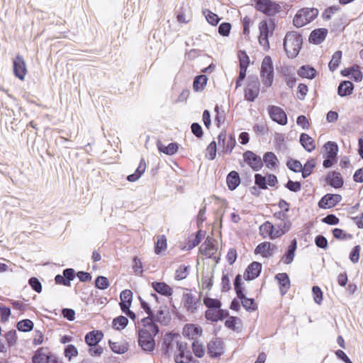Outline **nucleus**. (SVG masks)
Wrapping results in <instances>:
<instances>
[{"instance_id":"nucleus-24","label":"nucleus","mask_w":363,"mask_h":363,"mask_svg":"<svg viewBox=\"0 0 363 363\" xmlns=\"http://www.w3.org/2000/svg\"><path fill=\"white\" fill-rule=\"evenodd\" d=\"M297 74L301 78L313 79L318 76V72L311 65H303L297 70Z\"/></svg>"},{"instance_id":"nucleus-18","label":"nucleus","mask_w":363,"mask_h":363,"mask_svg":"<svg viewBox=\"0 0 363 363\" xmlns=\"http://www.w3.org/2000/svg\"><path fill=\"white\" fill-rule=\"evenodd\" d=\"M274 279L278 282L281 295L284 296L291 286L289 276L286 272L278 273L275 275Z\"/></svg>"},{"instance_id":"nucleus-60","label":"nucleus","mask_w":363,"mask_h":363,"mask_svg":"<svg viewBox=\"0 0 363 363\" xmlns=\"http://www.w3.org/2000/svg\"><path fill=\"white\" fill-rule=\"evenodd\" d=\"M240 319L237 316H230L228 318H227L225 321V326L233 331H237L238 328L236 327L237 324L238 323H240Z\"/></svg>"},{"instance_id":"nucleus-62","label":"nucleus","mask_w":363,"mask_h":363,"mask_svg":"<svg viewBox=\"0 0 363 363\" xmlns=\"http://www.w3.org/2000/svg\"><path fill=\"white\" fill-rule=\"evenodd\" d=\"M293 24L296 28H301L307 24V21H305L304 16L300 10L297 11L293 19Z\"/></svg>"},{"instance_id":"nucleus-50","label":"nucleus","mask_w":363,"mask_h":363,"mask_svg":"<svg viewBox=\"0 0 363 363\" xmlns=\"http://www.w3.org/2000/svg\"><path fill=\"white\" fill-rule=\"evenodd\" d=\"M333 237L339 240H350L353 238V235L350 233H346L341 228H335L332 230Z\"/></svg>"},{"instance_id":"nucleus-49","label":"nucleus","mask_w":363,"mask_h":363,"mask_svg":"<svg viewBox=\"0 0 363 363\" xmlns=\"http://www.w3.org/2000/svg\"><path fill=\"white\" fill-rule=\"evenodd\" d=\"M216 116L214 118L215 123L218 128H220L221 124L225 121V113L224 110H220V106L216 104L214 107Z\"/></svg>"},{"instance_id":"nucleus-15","label":"nucleus","mask_w":363,"mask_h":363,"mask_svg":"<svg viewBox=\"0 0 363 363\" xmlns=\"http://www.w3.org/2000/svg\"><path fill=\"white\" fill-rule=\"evenodd\" d=\"M52 352L49 351L48 347H40L38 348L32 356L33 363H48L52 357Z\"/></svg>"},{"instance_id":"nucleus-53","label":"nucleus","mask_w":363,"mask_h":363,"mask_svg":"<svg viewBox=\"0 0 363 363\" xmlns=\"http://www.w3.org/2000/svg\"><path fill=\"white\" fill-rule=\"evenodd\" d=\"M286 164L287 168L294 172L298 173L301 171L302 164L296 159L289 158Z\"/></svg>"},{"instance_id":"nucleus-48","label":"nucleus","mask_w":363,"mask_h":363,"mask_svg":"<svg viewBox=\"0 0 363 363\" xmlns=\"http://www.w3.org/2000/svg\"><path fill=\"white\" fill-rule=\"evenodd\" d=\"M202 12L206 18V20L209 24H211L213 26H216L218 25V23L220 21V18L216 13L212 12L211 11L207 9H203Z\"/></svg>"},{"instance_id":"nucleus-36","label":"nucleus","mask_w":363,"mask_h":363,"mask_svg":"<svg viewBox=\"0 0 363 363\" xmlns=\"http://www.w3.org/2000/svg\"><path fill=\"white\" fill-rule=\"evenodd\" d=\"M240 300L242 307L250 313L257 310V304L253 298H248L246 294L238 298Z\"/></svg>"},{"instance_id":"nucleus-31","label":"nucleus","mask_w":363,"mask_h":363,"mask_svg":"<svg viewBox=\"0 0 363 363\" xmlns=\"http://www.w3.org/2000/svg\"><path fill=\"white\" fill-rule=\"evenodd\" d=\"M146 163L144 158L140 161L139 165L134 173L127 176L126 179L130 182H135L138 180L145 171Z\"/></svg>"},{"instance_id":"nucleus-33","label":"nucleus","mask_w":363,"mask_h":363,"mask_svg":"<svg viewBox=\"0 0 363 363\" xmlns=\"http://www.w3.org/2000/svg\"><path fill=\"white\" fill-rule=\"evenodd\" d=\"M291 225L292 223L290 220L280 221L275 224V238H278L286 234L290 230Z\"/></svg>"},{"instance_id":"nucleus-43","label":"nucleus","mask_w":363,"mask_h":363,"mask_svg":"<svg viewBox=\"0 0 363 363\" xmlns=\"http://www.w3.org/2000/svg\"><path fill=\"white\" fill-rule=\"evenodd\" d=\"M167 246V238L164 235H160L157 237L155 242V252L156 255H160L166 250Z\"/></svg>"},{"instance_id":"nucleus-9","label":"nucleus","mask_w":363,"mask_h":363,"mask_svg":"<svg viewBox=\"0 0 363 363\" xmlns=\"http://www.w3.org/2000/svg\"><path fill=\"white\" fill-rule=\"evenodd\" d=\"M342 196L338 194L328 193L318 202V206L322 209H329L336 206L341 201Z\"/></svg>"},{"instance_id":"nucleus-10","label":"nucleus","mask_w":363,"mask_h":363,"mask_svg":"<svg viewBox=\"0 0 363 363\" xmlns=\"http://www.w3.org/2000/svg\"><path fill=\"white\" fill-rule=\"evenodd\" d=\"M13 72L18 79L23 81L27 74V67L23 57L18 54L13 59Z\"/></svg>"},{"instance_id":"nucleus-30","label":"nucleus","mask_w":363,"mask_h":363,"mask_svg":"<svg viewBox=\"0 0 363 363\" xmlns=\"http://www.w3.org/2000/svg\"><path fill=\"white\" fill-rule=\"evenodd\" d=\"M299 142L302 147L308 152L315 149L314 140L307 133H302L299 136Z\"/></svg>"},{"instance_id":"nucleus-23","label":"nucleus","mask_w":363,"mask_h":363,"mask_svg":"<svg viewBox=\"0 0 363 363\" xmlns=\"http://www.w3.org/2000/svg\"><path fill=\"white\" fill-rule=\"evenodd\" d=\"M297 249V240L296 238L291 240L289 245L287 247L281 260L286 264H291L295 257Z\"/></svg>"},{"instance_id":"nucleus-21","label":"nucleus","mask_w":363,"mask_h":363,"mask_svg":"<svg viewBox=\"0 0 363 363\" xmlns=\"http://www.w3.org/2000/svg\"><path fill=\"white\" fill-rule=\"evenodd\" d=\"M151 286L156 293L166 297H169L173 294L172 288L164 281H153Z\"/></svg>"},{"instance_id":"nucleus-51","label":"nucleus","mask_w":363,"mask_h":363,"mask_svg":"<svg viewBox=\"0 0 363 363\" xmlns=\"http://www.w3.org/2000/svg\"><path fill=\"white\" fill-rule=\"evenodd\" d=\"M109 281L107 277L99 275L94 281V286L100 290H105L109 286Z\"/></svg>"},{"instance_id":"nucleus-42","label":"nucleus","mask_w":363,"mask_h":363,"mask_svg":"<svg viewBox=\"0 0 363 363\" xmlns=\"http://www.w3.org/2000/svg\"><path fill=\"white\" fill-rule=\"evenodd\" d=\"M128 322V318L121 315L113 319L112 327L115 330L120 331L126 328Z\"/></svg>"},{"instance_id":"nucleus-2","label":"nucleus","mask_w":363,"mask_h":363,"mask_svg":"<svg viewBox=\"0 0 363 363\" xmlns=\"http://www.w3.org/2000/svg\"><path fill=\"white\" fill-rule=\"evenodd\" d=\"M303 37L297 31H288L283 40L284 50L290 59L296 58L303 48Z\"/></svg>"},{"instance_id":"nucleus-45","label":"nucleus","mask_w":363,"mask_h":363,"mask_svg":"<svg viewBox=\"0 0 363 363\" xmlns=\"http://www.w3.org/2000/svg\"><path fill=\"white\" fill-rule=\"evenodd\" d=\"M342 55V52L341 50H337L332 55V58L328 63V67L331 72H334L339 67L341 62Z\"/></svg>"},{"instance_id":"nucleus-61","label":"nucleus","mask_w":363,"mask_h":363,"mask_svg":"<svg viewBox=\"0 0 363 363\" xmlns=\"http://www.w3.org/2000/svg\"><path fill=\"white\" fill-rule=\"evenodd\" d=\"M360 250L361 246L359 245H357L352 248L349 254V259L352 263L355 264L359 262Z\"/></svg>"},{"instance_id":"nucleus-5","label":"nucleus","mask_w":363,"mask_h":363,"mask_svg":"<svg viewBox=\"0 0 363 363\" xmlns=\"http://www.w3.org/2000/svg\"><path fill=\"white\" fill-rule=\"evenodd\" d=\"M260 91V82L257 75H249L247 78L246 87L244 89V99L249 102H254Z\"/></svg>"},{"instance_id":"nucleus-34","label":"nucleus","mask_w":363,"mask_h":363,"mask_svg":"<svg viewBox=\"0 0 363 363\" xmlns=\"http://www.w3.org/2000/svg\"><path fill=\"white\" fill-rule=\"evenodd\" d=\"M316 166L315 159L311 157L309 158L304 165L301 167V176L303 179L308 177L313 172L314 168Z\"/></svg>"},{"instance_id":"nucleus-41","label":"nucleus","mask_w":363,"mask_h":363,"mask_svg":"<svg viewBox=\"0 0 363 363\" xmlns=\"http://www.w3.org/2000/svg\"><path fill=\"white\" fill-rule=\"evenodd\" d=\"M204 235L205 233L202 231L200 228L197 232H196L194 238L189 240L186 250L189 251L191 250L197 245H199L201 242L202 239L203 238Z\"/></svg>"},{"instance_id":"nucleus-32","label":"nucleus","mask_w":363,"mask_h":363,"mask_svg":"<svg viewBox=\"0 0 363 363\" xmlns=\"http://www.w3.org/2000/svg\"><path fill=\"white\" fill-rule=\"evenodd\" d=\"M177 337V335L173 332H169L164 335L162 342V352L163 354L167 355L169 354L172 347V341Z\"/></svg>"},{"instance_id":"nucleus-4","label":"nucleus","mask_w":363,"mask_h":363,"mask_svg":"<svg viewBox=\"0 0 363 363\" xmlns=\"http://www.w3.org/2000/svg\"><path fill=\"white\" fill-rule=\"evenodd\" d=\"M260 77L263 84L266 87H270L274 82V70L272 57L266 55L261 65Z\"/></svg>"},{"instance_id":"nucleus-57","label":"nucleus","mask_w":363,"mask_h":363,"mask_svg":"<svg viewBox=\"0 0 363 363\" xmlns=\"http://www.w3.org/2000/svg\"><path fill=\"white\" fill-rule=\"evenodd\" d=\"M64 355L69 360H71L72 357L78 355V350L74 345H67L64 348Z\"/></svg>"},{"instance_id":"nucleus-40","label":"nucleus","mask_w":363,"mask_h":363,"mask_svg":"<svg viewBox=\"0 0 363 363\" xmlns=\"http://www.w3.org/2000/svg\"><path fill=\"white\" fill-rule=\"evenodd\" d=\"M108 345L113 352L118 354H123L128 350L127 343L116 342H113L111 340H108Z\"/></svg>"},{"instance_id":"nucleus-22","label":"nucleus","mask_w":363,"mask_h":363,"mask_svg":"<svg viewBox=\"0 0 363 363\" xmlns=\"http://www.w3.org/2000/svg\"><path fill=\"white\" fill-rule=\"evenodd\" d=\"M104 337V333L99 330L89 331L85 335L84 341L88 346L98 345Z\"/></svg>"},{"instance_id":"nucleus-39","label":"nucleus","mask_w":363,"mask_h":363,"mask_svg":"<svg viewBox=\"0 0 363 363\" xmlns=\"http://www.w3.org/2000/svg\"><path fill=\"white\" fill-rule=\"evenodd\" d=\"M146 314H147V316L143 318L140 323L143 328L152 330L153 325H158L157 321H156V313L152 310V313H147Z\"/></svg>"},{"instance_id":"nucleus-7","label":"nucleus","mask_w":363,"mask_h":363,"mask_svg":"<svg viewBox=\"0 0 363 363\" xmlns=\"http://www.w3.org/2000/svg\"><path fill=\"white\" fill-rule=\"evenodd\" d=\"M244 162L253 172H259L263 167V161L262 157L252 150H246L242 153Z\"/></svg>"},{"instance_id":"nucleus-29","label":"nucleus","mask_w":363,"mask_h":363,"mask_svg":"<svg viewBox=\"0 0 363 363\" xmlns=\"http://www.w3.org/2000/svg\"><path fill=\"white\" fill-rule=\"evenodd\" d=\"M260 235L262 238H266L269 237L271 240H274L275 238V226L269 221L264 222L259 228Z\"/></svg>"},{"instance_id":"nucleus-44","label":"nucleus","mask_w":363,"mask_h":363,"mask_svg":"<svg viewBox=\"0 0 363 363\" xmlns=\"http://www.w3.org/2000/svg\"><path fill=\"white\" fill-rule=\"evenodd\" d=\"M307 24L312 22L318 15V10L315 8H303L300 9Z\"/></svg>"},{"instance_id":"nucleus-55","label":"nucleus","mask_w":363,"mask_h":363,"mask_svg":"<svg viewBox=\"0 0 363 363\" xmlns=\"http://www.w3.org/2000/svg\"><path fill=\"white\" fill-rule=\"evenodd\" d=\"M189 266L180 265L175 272L174 279L177 281L183 280L189 274Z\"/></svg>"},{"instance_id":"nucleus-37","label":"nucleus","mask_w":363,"mask_h":363,"mask_svg":"<svg viewBox=\"0 0 363 363\" xmlns=\"http://www.w3.org/2000/svg\"><path fill=\"white\" fill-rule=\"evenodd\" d=\"M184 306L189 312L194 313L197 310L196 301L192 294H184Z\"/></svg>"},{"instance_id":"nucleus-3","label":"nucleus","mask_w":363,"mask_h":363,"mask_svg":"<svg viewBox=\"0 0 363 363\" xmlns=\"http://www.w3.org/2000/svg\"><path fill=\"white\" fill-rule=\"evenodd\" d=\"M323 167L325 169L331 168L337 162L338 145L336 142L328 141L323 145Z\"/></svg>"},{"instance_id":"nucleus-47","label":"nucleus","mask_w":363,"mask_h":363,"mask_svg":"<svg viewBox=\"0 0 363 363\" xmlns=\"http://www.w3.org/2000/svg\"><path fill=\"white\" fill-rule=\"evenodd\" d=\"M203 304L207 308L206 310H219L222 306L220 300L206 296L203 298Z\"/></svg>"},{"instance_id":"nucleus-54","label":"nucleus","mask_w":363,"mask_h":363,"mask_svg":"<svg viewBox=\"0 0 363 363\" xmlns=\"http://www.w3.org/2000/svg\"><path fill=\"white\" fill-rule=\"evenodd\" d=\"M259 35L265 36H272L274 33V30L268 25V22L266 21H261L259 23Z\"/></svg>"},{"instance_id":"nucleus-16","label":"nucleus","mask_w":363,"mask_h":363,"mask_svg":"<svg viewBox=\"0 0 363 363\" xmlns=\"http://www.w3.org/2000/svg\"><path fill=\"white\" fill-rule=\"evenodd\" d=\"M326 184L334 189H340L344 185V179L340 172L336 171L329 172L325 179Z\"/></svg>"},{"instance_id":"nucleus-38","label":"nucleus","mask_w":363,"mask_h":363,"mask_svg":"<svg viewBox=\"0 0 363 363\" xmlns=\"http://www.w3.org/2000/svg\"><path fill=\"white\" fill-rule=\"evenodd\" d=\"M233 286L234 290L238 298L243 296L245 295V288L244 286V283L242 279V276L240 274H238L234 280H233Z\"/></svg>"},{"instance_id":"nucleus-14","label":"nucleus","mask_w":363,"mask_h":363,"mask_svg":"<svg viewBox=\"0 0 363 363\" xmlns=\"http://www.w3.org/2000/svg\"><path fill=\"white\" fill-rule=\"evenodd\" d=\"M262 265L260 262L254 261L245 269L243 277L246 281H252L257 278L262 272Z\"/></svg>"},{"instance_id":"nucleus-20","label":"nucleus","mask_w":363,"mask_h":363,"mask_svg":"<svg viewBox=\"0 0 363 363\" xmlns=\"http://www.w3.org/2000/svg\"><path fill=\"white\" fill-rule=\"evenodd\" d=\"M171 320L169 307L167 305L160 306L156 312V321L162 325L167 326Z\"/></svg>"},{"instance_id":"nucleus-19","label":"nucleus","mask_w":363,"mask_h":363,"mask_svg":"<svg viewBox=\"0 0 363 363\" xmlns=\"http://www.w3.org/2000/svg\"><path fill=\"white\" fill-rule=\"evenodd\" d=\"M202 333V328L197 324L187 323L183 328L182 334L189 339H194L196 336H201Z\"/></svg>"},{"instance_id":"nucleus-59","label":"nucleus","mask_w":363,"mask_h":363,"mask_svg":"<svg viewBox=\"0 0 363 363\" xmlns=\"http://www.w3.org/2000/svg\"><path fill=\"white\" fill-rule=\"evenodd\" d=\"M255 185L262 190L267 189V179L265 176H263L259 173H256L255 174Z\"/></svg>"},{"instance_id":"nucleus-64","label":"nucleus","mask_w":363,"mask_h":363,"mask_svg":"<svg viewBox=\"0 0 363 363\" xmlns=\"http://www.w3.org/2000/svg\"><path fill=\"white\" fill-rule=\"evenodd\" d=\"M179 357H175L174 360L177 363H199V362L193 357L189 350L184 352V358L181 359V361H179Z\"/></svg>"},{"instance_id":"nucleus-56","label":"nucleus","mask_w":363,"mask_h":363,"mask_svg":"<svg viewBox=\"0 0 363 363\" xmlns=\"http://www.w3.org/2000/svg\"><path fill=\"white\" fill-rule=\"evenodd\" d=\"M284 187L290 191L296 193L301 189V182L298 181H293L291 179H288V182L284 184Z\"/></svg>"},{"instance_id":"nucleus-8","label":"nucleus","mask_w":363,"mask_h":363,"mask_svg":"<svg viewBox=\"0 0 363 363\" xmlns=\"http://www.w3.org/2000/svg\"><path fill=\"white\" fill-rule=\"evenodd\" d=\"M267 111L272 121L281 125L287 124V115L283 108L277 106L269 105L267 108Z\"/></svg>"},{"instance_id":"nucleus-52","label":"nucleus","mask_w":363,"mask_h":363,"mask_svg":"<svg viewBox=\"0 0 363 363\" xmlns=\"http://www.w3.org/2000/svg\"><path fill=\"white\" fill-rule=\"evenodd\" d=\"M194 355L198 358H201L205 354V347L202 343H199L198 340H194L191 345Z\"/></svg>"},{"instance_id":"nucleus-26","label":"nucleus","mask_w":363,"mask_h":363,"mask_svg":"<svg viewBox=\"0 0 363 363\" xmlns=\"http://www.w3.org/2000/svg\"><path fill=\"white\" fill-rule=\"evenodd\" d=\"M263 166L265 165L269 169H275L279 164V160L274 152L268 151L264 153L262 158Z\"/></svg>"},{"instance_id":"nucleus-28","label":"nucleus","mask_w":363,"mask_h":363,"mask_svg":"<svg viewBox=\"0 0 363 363\" xmlns=\"http://www.w3.org/2000/svg\"><path fill=\"white\" fill-rule=\"evenodd\" d=\"M354 89V84L350 81L343 80L337 86V94L341 97L351 95Z\"/></svg>"},{"instance_id":"nucleus-58","label":"nucleus","mask_w":363,"mask_h":363,"mask_svg":"<svg viewBox=\"0 0 363 363\" xmlns=\"http://www.w3.org/2000/svg\"><path fill=\"white\" fill-rule=\"evenodd\" d=\"M133 294L130 289H124L120 294V303L132 304Z\"/></svg>"},{"instance_id":"nucleus-25","label":"nucleus","mask_w":363,"mask_h":363,"mask_svg":"<svg viewBox=\"0 0 363 363\" xmlns=\"http://www.w3.org/2000/svg\"><path fill=\"white\" fill-rule=\"evenodd\" d=\"M157 147L160 152L167 155H173L177 152L179 145L177 142H172L165 145L160 140H157Z\"/></svg>"},{"instance_id":"nucleus-35","label":"nucleus","mask_w":363,"mask_h":363,"mask_svg":"<svg viewBox=\"0 0 363 363\" xmlns=\"http://www.w3.org/2000/svg\"><path fill=\"white\" fill-rule=\"evenodd\" d=\"M208 82V77L206 74H199L194 78L193 89L196 92L201 91L204 89Z\"/></svg>"},{"instance_id":"nucleus-12","label":"nucleus","mask_w":363,"mask_h":363,"mask_svg":"<svg viewBox=\"0 0 363 363\" xmlns=\"http://www.w3.org/2000/svg\"><path fill=\"white\" fill-rule=\"evenodd\" d=\"M76 277V272L73 268H66L62 271V274H57L55 277L56 284L65 286H71V281Z\"/></svg>"},{"instance_id":"nucleus-17","label":"nucleus","mask_w":363,"mask_h":363,"mask_svg":"<svg viewBox=\"0 0 363 363\" xmlns=\"http://www.w3.org/2000/svg\"><path fill=\"white\" fill-rule=\"evenodd\" d=\"M328 30L325 28H319L313 30L308 37V41L313 45H319L323 43L327 35Z\"/></svg>"},{"instance_id":"nucleus-6","label":"nucleus","mask_w":363,"mask_h":363,"mask_svg":"<svg viewBox=\"0 0 363 363\" xmlns=\"http://www.w3.org/2000/svg\"><path fill=\"white\" fill-rule=\"evenodd\" d=\"M254 1L255 9L267 16H274L281 9L279 4L273 0H254Z\"/></svg>"},{"instance_id":"nucleus-63","label":"nucleus","mask_w":363,"mask_h":363,"mask_svg":"<svg viewBox=\"0 0 363 363\" xmlns=\"http://www.w3.org/2000/svg\"><path fill=\"white\" fill-rule=\"evenodd\" d=\"M5 338L9 347L15 345L17 341L16 331L13 329L9 330L5 334Z\"/></svg>"},{"instance_id":"nucleus-1","label":"nucleus","mask_w":363,"mask_h":363,"mask_svg":"<svg viewBox=\"0 0 363 363\" xmlns=\"http://www.w3.org/2000/svg\"><path fill=\"white\" fill-rule=\"evenodd\" d=\"M158 325H153L152 330L147 328H140L138 330V343L141 350L147 353H152L155 349V337L159 334Z\"/></svg>"},{"instance_id":"nucleus-27","label":"nucleus","mask_w":363,"mask_h":363,"mask_svg":"<svg viewBox=\"0 0 363 363\" xmlns=\"http://www.w3.org/2000/svg\"><path fill=\"white\" fill-rule=\"evenodd\" d=\"M241 180L238 172L233 170L226 177V184L230 191L235 190L240 184Z\"/></svg>"},{"instance_id":"nucleus-13","label":"nucleus","mask_w":363,"mask_h":363,"mask_svg":"<svg viewBox=\"0 0 363 363\" xmlns=\"http://www.w3.org/2000/svg\"><path fill=\"white\" fill-rule=\"evenodd\" d=\"M207 354L211 358L220 357L223 354V342L220 339L210 341L207 345Z\"/></svg>"},{"instance_id":"nucleus-46","label":"nucleus","mask_w":363,"mask_h":363,"mask_svg":"<svg viewBox=\"0 0 363 363\" xmlns=\"http://www.w3.org/2000/svg\"><path fill=\"white\" fill-rule=\"evenodd\" d=\"M16 328L20 332L28 333L33 330L34 323L30 319H23L17 323Z\"/></svg>"},{"instance_id":"nucleus-11","label":"nucleus","mask_w":363,"mask_h":363,"mask_svg":"<svg viewBox=\"0 0 363 363\" xmlns=\"http://www.w3.org/2000/svg\"><path fill=\"white\" fill-rule=\"evenodd\" d=\"M278 247L271 242L264 241L258 244L255 250V255H260L264 258H269L274 255V251L277 250Z\"/></svg>"}]
</instances>
